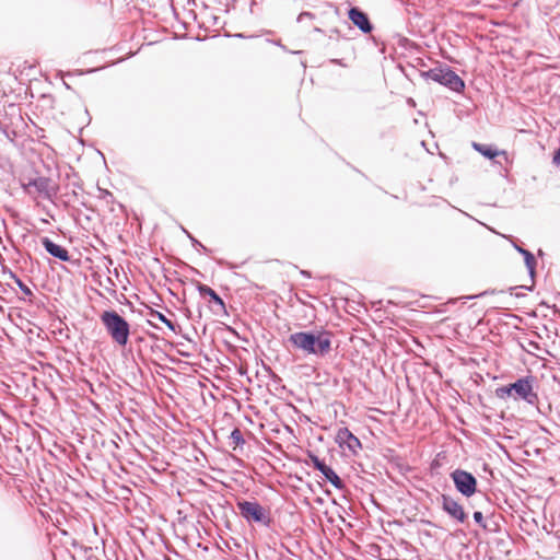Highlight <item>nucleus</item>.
I'll list each match as a JSON object with an SVG mask.
<instances>
[{"label":"nucleus","instance_id":"0eeeda50","mask_svg":"<svg viewBox=\"0 0 560 560\" xmlns=\"http://www.w3.org/2000/svg\"><path fill=\"white\" fill-rule=\"evenodd\" d=\"M533 376L521 377L510 384V389H513L516 399H522L529 405H536L538 402V395L533 390Z\"/></svg>","mask_w":560,"mask_h":560},{"label":"nucleus","instance_id":"9d476101","mask_svg":"<svg viewBox=\"0 0 560 560\" xmlns=\"http://www.w3.org/2000/svg\"><path fill=\"white\" fill-rule=\"evenodd\" d=\"M336 442L340 447L348 448L353 454H357L362 447L361 441L346 427L337 431Z\"/></svg>","mask_w":560,"mask_h":560},{"label":"nucleus","instance_id":"a211bd4d","mask_svg":"<svg viewBox=\"0 0 560 560\" xmlns=\"http://www.w3.org/2000/svg\"><path fill=\"white\" fill-rule=\"evenodd\" d=\"M13 278L15 280L16 285L19 289L24 293V295L31 298L33 296V291L30 289L28 285H26L20 278L13 275Z\"/></svg>","mask_w":560,"mask_h":560},{"label":"nucleus","instance_id":"6e6552de","mask_svg":"<svg viewBox=\"0 0 560 560\" xmlns=\"http://www.w3.org/2000/svg\"><path fill=\"white\" fill-rule=\"evenodd\" d=\"M313 467L318 470L327 481H329L336 489H343L346 487L342 479L336 474V471L328 466L323 459L318 456L311 454L308 455Z\"/></svg>","mask_w":560,"mask_h":560},{"label":"nucleus","instance_id":"f03ea898","mask_svg":"<svg viewBox=\"0 0 560 560\" xmlns=\"http://www.w3.org/2000/svg\"><path fill=\"white\" fill-rule=\"evenodd\" d=\"M101 322L110 338L120 347L128 343L130 325L116 311H104L101 314Z\"/></svg>","mask_w":560,"mask_h":560},{"label":"nucleus","instance_id":"4468645a","mask_svg":"<svg viewBox=\"0 0 560 560\" xmlns=\"http://www.w3.org/2000/svg\"><path fill=\"white\" fill-rule=\"evenodd\" d=\"M512 245L515 248V250L517 253H520L521 256L524 257L525 266H526V268L528 270V273H529L530 277H534L537 261H536V258L533 255V253H530L526 248L517 245L514 241H512Z\"/></svg>","mask_w":560,"mask_h":560},{"label":"nucleus","instance_id":"b1692460","mask_svg":"<svg viewBox=\"0 0 560 560\" xmlns=\"http://www.w3.org/2000/svg\"><path fill=\"white\" fill-rule=\"evenodd\" d=\"M479 295H469V296H465L464 299L465 300H471V299H476L478 298Z\"/></svg>","mask_w":560,"mask_h":560},{"label":"nucleus","instance_id":"7ed1b4c3","mask_svg":"<svg viewBox=\"0 0 560 560\" xmlns=\"http://www.w3.org/2000/svg\"><path fill=\"white\" fill-rule=\"evenodd\" d=\"M420 77L424 80H432L453 92L460 93L465 89L464 80L448 66H440L427 71H421Z\"/></svg>","mask_w":560,"mask_h":560},{"label":"nucleus","instance_id":"bb28decb","mask_svg":"<svg viewBox=\"0 0 560 560\" xmlns=\"http://www.w3.org/2000/svg\"><path fill=\"white\" fill-rule=\"evenodd\" d=\"M336 35H339V31L338 30H334L332 31V36H336Z\"/></svg>","mask_w":560,"mask_h":560},{"label":"nucleus","instance_id":"2eb2a0df","mask_svg":"<svg viewBox=\"0 0 560 560\" xmlns=\"http://www.w3.org/2000/svg\"><path fill=\"white\" fill-rule=\"evenodd\" d=\"M149 316L150 318L148 319V324L154 328H159L154 323H153V319H156L159 322H162L163 324H165L170 330H172L173 332H176V325L175 323H173L171 319H168L164 314H162L161 312L159 311H155L153 308H150V312H149Z\"/></svg>","mask_w":560,"mask_h":560},{"label":"nucleus","instance_id":"6ab92c4d","mask_svg":"<svg viewBox=\"0 0 560 560\" xmlns=\"http://www.w3.org/2000/svg\"><path fill=\"white\" fill-rule=\"evenodd\" d=\"M472 516H474V521H475V522H476L480 527H482L483 529H488V526H487V524H486V522H485V520H483V514H482V512H480V511H476V512H474V515H472Z\"/></svg>","mask_w":560,"mask_h":560},{"label":"nucleus","instance_id":"f257e3e1","mask_svg":"<svg viewBox=\"0 0 560 560\" xmlns=\"http://www.w3.org/2000/svg\"><path fill=\"white\" fill-rule=\"evenodd\" d=\"M290 343L304 354L326 357L331 350V332L327 330L298 331L289 336Z\"/></svg>","mask_w":560,"mask_h":560},{"label":"nucleus","instance_id":"f8f14e48","mask_svg":"<svg viewBox=\"0 0 560 560\" xmlns=\"http://www.w3.org/2000/svg\"><path fill=\"white\" fill-rule=\"evenodd\" d=\"M40 243L45 250L52 257L61 261H70L69 252L61 245H58L55 242H52L49 237H42Z\"/></svg>","mask_w":560,"mask_h":560},{"label":"nucleus","instance_id":"dca6fc26","mask_svg":"<svg viewBox=\"0 0 560 560\" xmlns=\"http://www.w3.org/2000/svg\"><path fill=\"white\" fill-rule=\"evenodd\" d=\"M472 148L477 152H479L482 156H485L487 159H490V160L494 159L500 153L494 147L488 145V144L478 143V142H472Z\"/></svg>","mask_w":560,"mask_h":560},{"label":"nucleus","instance_id":"20e7f679","mask_svg":"<svg viewBox=\"0 0 560 560\" xmlns=\"http://www.w3.org/2000/svg\"><path fill=\"white\" fill-rule=\"evenodd\" d=\"M236 506L241 516L249 524L256 523L270 527L269 512L257 501L237 500Z\"/></svg>","mask_w":560,"mask_h":560},{"label":"nucleus","instance_id":"1a4fd4ad","mask_svg":"<svg viewBox=\"0 0 560 560\" xmlns=\"http://www.w3.org/2000/svg\"><path fill=\"white\" fill-rule=\"evenodd\" d=\"M442 510L452 518L459 523H464L467 520V514L464 511L462 504H459L454 498L447 494H442Z\"/></svg>","mask_w":560,"mask_h":560},{"label":"nucleus","instance_id":"a878e982","mask_svg":"<svg viewBox=\"0 0 560 560\" xmlns=\"http://www.w3.org/2000/svg\"><path fill=\"white\" fill-rule=\"evenodd\" d=\"M336 35H339V31L338 30H334L332 31V36H336Z\"/></svg>","mask_w":560,"mask_h":560},{"label":"nucleus","instance_id":"423d86ee","mask_svg":"<svg viewBox=\"0 0 560 560\" xmlns=\"http://www.w3.org/2000/svg\"><path fill=\"white\" fill-rule=\"evenodd\" d=\"M23 187L28 195L37 194L47 200H52L57 195V187L52 185L49 177L38 176L30 179Z\"/></svg>","mask_w":560,"mask_h":560},{"label":"nucleus","instance_id":"f3484780","mask_svg":"<svg viewBox=\"0 0 560 560\" xmlns=\"http://www.w3.org/2000/svg\"><path fill=\"white\" fill-rule=\"evenodd\" d=\"M230 439L231 441L233 442V444L235 445L234 446V450L237 447V446H243L245 444V439L242 434V431L238 429V428H235L231 434H230Z\"/></svg>","mask_w":560,"mask_h":560},{"label":"nucleus","instance_id":"5701e85b","mask_svg":"<svg viewBox=\"0 0 560 560\" xmlns=\"http://www.w3.org/2000/svg\"><path fill=\"white\" fill-rule=\"evenodd\" d=\"M331 62L336 65H342L340 59H332Z\"/></svg>","mask_w":560,"mask_h":560},{"label":"nucleus","instance_id":"c85d7f7f","mask_svg":"<svg viewBox=\"0 0 560 560\" xmlns=\"http://www.w3.org/2000/svg\"><path fill=\"white\" fill-rule=\"evenodd\" d=\"M302 275L310 277V273L307 271H302Z\"/></svg>","mask_w":560,"mask_h":560},{"label":"nucleus","instance_id":"39448f33","mask_svg":"<svg viewBox=\"0 0 560 560\" xmlns=\"http://www.w3.org/2000/svg\"><path fill=\"white\" fill-rule=\"evenodd\" d=\"M455 489L464 497L470 498L477 491V479L464 469L457 468L451 472Z\"/></svg>","mask_w":560,"mask_h":560},{"label":"nucleus","instance_id":"aec40b11","mask_svg":"<svg viewBox=\"0 0 560 560\" xmlns=\"http://www.w3.org/2000/svg\"><path fill=\"white\" fill-rule=\"evenodd\" d=\"M513 389H510V385L502 386L497 389V396L500 398H504L505 396H510L512 394Z\"/></svg>","mask_w":560,"mask_h":560},{"label":"nucleus","instance_id":"412c9836","mask_svg":"<svg viewBox=\"0 0 560 560\" xmlns=\"http://www.w3.org/2000/svg\"><path fill=\"white\" fill-rule=\"evenodd\" d=\"M188 238L190 240L194 247L207 253L209 249L202 245L197 238H195L191 234H188Z\"/></svg>","mask_w":560,"mask_h":560},{"label":"nucleus","instance_id":"393cba45","mask_svg":"<svg viewBox=\"0 0 560 560\" xmlns=\"http://www.w3.org/2000/svg\"><path fill=\"white\" fill-rule=\"evenodd\" d=\"M234 36H235V37H238V38H245V37H246V36H245L244 34H242V33L235 34Z\"/></svg>","mask_w":560,"mask_h":560},{"label":"nucleus","instance_id":"4be33fe9","mask_svg":"<svg viewBox=\"0 0 560 560\" xmlns=\"http://www.w3.org/2000/svg\"><path fill=\"white\" fill-rule=\"evenodd\" d=\"M306 18L308 19H313L314 18V14L311 13V12H302L299 14L298 16V22H302L303 20H306Z\"/></svg>","mask_w":560,"mask_h":560},{"label":"nucleus","instance_id":"ddd939ff","mask_svg":"<svg viewBox=\"0 0 560 560\" xmlns=\"http://www.w3.org/2000/svg\"><path fill=\"white\" fill-rule=\"evenodd\" d=\"M198 291H199L201 296H209L210 298V303H212L214 305L213 312L215 314L225 313L226 312L224 301L222 300V298L213 289H211L210 287H208L206 284H201L200 283L198 285Z\"/></svg>","mask_w":560,"mask_h":560},{"label":"nucleus","instance_id":"9b49d317","mask_svg":"<svg viewBox=\"0 0 560 560\" xmlns=\"http://www.w3.org/2000/svg\"><path fill=\"white\" fill-rule=\"evenodd\" d=\"M348 18L362 33L370 34L373 31V25L365 12L357 7L350 8Z\"/></svg>","mask_w":560,"mask_h":560},{"label":"nucleus","instance_id":"cd10ccee","mask_svg":"<svg viewBox=\"0 0 560 560\" xmlns=\"http://www.w3.org/2000/svg\"><path fill=\"white\" fill-rule=\"evenodd\" d=\"M183 232L188 236L190 234L186 229L182 228Z\"/></svg>","mask_w":560,"mask_h":560}]
</instances>
